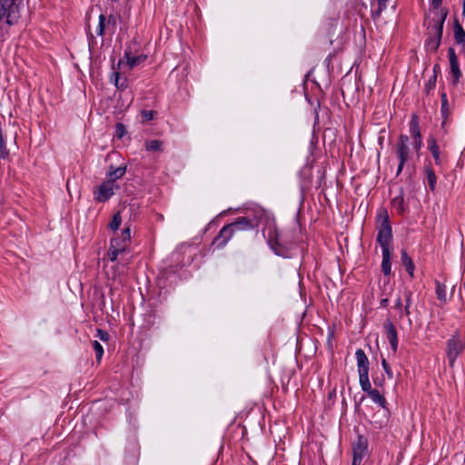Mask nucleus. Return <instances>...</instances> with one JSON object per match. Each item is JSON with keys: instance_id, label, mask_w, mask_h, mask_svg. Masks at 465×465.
<instances>
[{"instance_id": "f257e3e1", "label": "nucleus", "mask_w": 465, "mask_h": 465, "mask_svg": "<svg viewBox=\"0 0 465 465\" xmlns=\"http://www.w3.org/2000/svg\"><path fill=\"white\" fill-rule=\"evenodd\" d=\"M447 15L448 10L441 8L434 12L433 17L428 21V38L425 42V46L431 52H436L440 45L443 35V25Z\"/></svg>"}, {"instance_id": "f03ea898", "label": "nucleus", "mask_w": 465, "mask_h": 465, "mask_svg": "<svg viewBox=\"0 0 465 465\" xmlns=\"http://www.w3.org/2000/svg\"><path fill=\"white\" fill-rule=\"evenodd\" d=\"M268 243L275 254L282 257H290L294 246L292 242L282 236L275 226L268 229Z\"/></svg>"}, {"instance_id": "7ed1b4c3", "label": "nucleus", "mask_w": 465, "mask_h": 465, "mask_svg": "<svg viewBox=\"0 0 465 465\" xmlns=\"http://www.w3.org/2000/svg\"><path fill=\"white\" fill-rule=\"evenodd\" d=\"M264 215V211L262 209H259L255 212V215L253 217H251L250 215L239 217L234 222L227 224V226L233 235L240 232L254 231L257 230L260 222Z\"/></svg>"}, {"instance_id": "20e7f679", "label": "nucleus", "mask_w": 465, "mask_h": 465, "mask_svg": "<svg viewBox=\"0 0 465 465\" xmlns=\"http://www.w3.org/2000/svg\"><path fill=\"white\" fill-rule=\"evenodd\" d=\"M381 219L377 234V242L381 245V251L390 250V245L392 241V230L389 222V216L386 211L382 214H379Z\"/></svg>"}, {"instance_id": "39448f33", "label": "nucleus", "mask_w": 465, "mask_h": 465, "mask_svg": "<svg viewBox=\"0 0 465 465\" xmlns=\"http://www.w3.org/2000/svg\"><path fill=\"white\" fill-rule=\"evenodd\" d=\"M464 349L465 341L457 331L447 341L446 354L451 367L454 365L457 358Z\"/></svg>"}, {"instance_id": "423d86ee", "label": "nucleus", "mask_w": 465, "mask_h": 465, "mask_svg": "<svg viewBox=\"0 0 465 465\" xmlns=\"http://www.w3.org/2000/svg\"><path fill=\"white\" fill-rule=\"evenodd\" d=\"M119 186L115 184L113 179H108L99 185L94 191V199L99 203L108 201L114 193V189Z\"/></svg>"}, {"instance_id": "0eeeda50", "label": "nucleus", "mask_w": 465, "mask_h": 465, "mask_svg": "<svg viewBox=\"0 0 465 465\" xmlns=\"http://www.w3.org/2000/svg\"><path fill=\"white\" fill-rule=\"evenodd\" d=\"M408 143L409 136L402 134H400L395 146V152L399 161H401V163H407L410 158L411 150Z\"/></svg>"}, {"instance_id": "6e6552de", "label": "nucleus", "mask_w": 465, "mask_h": 465, "mask_svg": "<svg viewBox=\"0 0 465 465\" xmlns=\"http://www.w3.org/2000/svg\"><path fill=\"white\" fill-rule=\"evenodd\" d=\"M410 132L414 140L412 143L413 149L418 153L422 146V137L420 129L419 116L416 114L411 115Z\"/></svg>"}, {"instance_id": "1a4fd4ad", "label": "nucleus", "mask_w": 465, "mask_h": 465, "mask_svg": "<svg viewBox=\"0 0 465 465\" xmlns=\"http://www.w3.org/2000/svg\"><path fill=\"white\" fill-rule=\"evenodd\" d=\"M368 442L363 436H358L357 441L353 443V460L351 465L360 463L367 451Z\"/></svg>"}, {"instance_id": "9d476101", "label": "nucleus", "mask_w": 465, "mask_h": 465, "mask_svg": "<svg viewBox=\"0 0 465 465\" xmlns=\"http://www.w3.org/2000/svg\"><path fill=\"white\" fill-rule=\"evenodd\" d=\"M448 56L450 60V72L453 76V84H457L461 77V72L460 70L458 57L452 47L448 49Z\"/></svg>"}, {"instance_id": "9b49d317", "label": "nucleus", "mask_w": 465, "mask_h": 465, "mask_svg": "<svg viewBox=\"0 0 465 465\" xmlns=\"http://www.w3.org/2000/svg\"><path fill=\"white\" fill-rule=\"evenodd\" d=\"M233 233L231 232L227 225H224L219 232L218 235L213 239L212 244L217 248H223L226 243L232 239Z\"/></svg>"}, {"instance_id": "f8f14e48", "label": "nucleus", "mask_w": 465, "mask_h": 465, "mask_svg": "<svg viewBox=\"0 0 465 465\" xmlns=\"http://www.w3.org/2000/svg\"><path fill=\"white\" fill-rule=\"evenodd\" d=\"M384 329L393 353H396L398 349V336L396 328L390 320H387L384 323Z\"/></svg>"}, {"instance_id": "ddd939ff", "label": "nucleus", "mask_w": 465, "mask_h": 465, "mask_svg": "<svg viewBox=\"0 0 465 465\" xmlns=\"http://www.w3.org/2000/svg\"><path fill=\"white\" fill-rule=\"evenodd\" d=\"M357 361L358 373H369L370 361L362 349H358L355 352Z\"/></svg>"}, {"instance_id": "4468645a", "label": "nucleus", "mask_w": 465, "mask_h": 465, "mask_svg": "<svg viewBox=\"0 0 465 465\" xmlns=\"http://www.w3.org/2000/svg\"><path fill=\"white\" fill-rule=\"evenodd\" d=\"M428 149L430 150L431 155L434 158L435 164L440 165L441 162H442L441 157H440V147L437 143V141L433 135H430L428 138Z\"/></svg>"}, {"instance_id": "2eb2a0df", "label": "nucleus", "mask_w": 465, "mask_h": 465, "mask_svg": "<svg viewBox=\"0 0 465 465\" xmlns=\"http://www.w3.org/2000/svg\"><path fill=\"white\" fill-rule=\"evenodd\" d=\"M124 57L126 58L127 65L132 69L142 63H143L147 59L146 54H139V55H132L131 51L125 50Z\"/></svg>"}, {"instance_id": "dca6fc26", "label": "nucleus", "mask_w": 465, "mask_h": 465, "mask_svg": "<svg viewBox=\"0 0 465 465\" xmlns=\"http://www.w3.org/2000/svg\"><path fill=\"white\" fill-rule=\"evenodd\" d=\"M126 249V244H119L118 241H111L110 249L108 252V259L111 262L116 261L119 253L124 252Z\"/></svg>"}, {"instance_id": "f3484780", "label": "nucleus", "mask_w": 465, "mask_h": 465, "mask_svg": "<svg viewBox=\"0 0 465 465\" xmlns=\"http://www.w3.org/2000/svg\"><path fill=\"white\" fill-rule=\"evenodd\" d=\"M453 34L455 43L465 46V30L457 19H455L453 24Z\"/></svg>"}, {"instance_id": "a211bd4d", "label": "nucleus", "mask_w": 465, "mask_h": 465, "mask_svg": "<svg viewBox=\"0 0 465 465\" xmlns=\"http://www.w3.org/2000/svg\"><path fill=\"white\" fill-rule=\"evenodd\" d=\"M401 263L405 267L407 272L409 275L413 278L414 275V263L412 262V259L410 257L406 250L402 249L401 252Z\"/></svg>"}, {"instance_id": "6ab92c4d", "label": "nucleus", "mask_w": 465, "mask_h": 465, "mask_svg": "<svg viewBox=\"0 0 465 465\" xmlns=\"http://www.w3.org/2000/svg\"><path fill=\"white\" fill-rule=\"evenodd\" d=\"M381 271L385 275L391 274V251L390 250L382 251Z\"/></svg>"}, {"instance_id": "aec40b11", "label": "nucleus", "mask_w": 465, "mask_h": 465, "mask_svg": "<svg viewBox=\"0 0 465 465\" xmlns=\"http://www.w3.org/2000/svg\"><path fill=\"white\" fill-rule=\"evenodd\" d=\"M391 206L396 210L399 214H403L405 212V203L403 193L401 192L399 196L394 197L391 200Z\"/></svg>"}, {"instance_id": "412c9836", "label": "nucleus", "mask_w": 465, "mask_h": 465, "mask_svg": "<svg viewBox=\"0 0 465 465\" xmlns=\"http://www.w3.org/2000/svg\"><path fill=\"white\" fill-rule=\"evenodd\" d=\"M425 173H426V177H427V181H428L430 189L431 191H434V189L436 187V183H437V177H436L435 172L433 171L431 166L427 165L425 167Z\"/></svg>"}, {"instance_id": "4be33fe9", "label": "nucleus", "mask_w": 465, "mask_h": 465, "mask_svg": "<svg viewBox=\"0 0 465 465\" xmlns=\"http://www.w3.org/2000/svg\"><path fill=\"white\" fill-rule=\"evenodd\" d=\"M435 292L438 300H440L442 303L447 302V293H446V285L444 283L440 282L439 281L435 282Z\"/></svg>"}, {"instance_id": "5701e85b", "label": "nucleus", "mask_w": 465, "mask_h": 465, "mask_svg": "<svg viewBox=\"0 0 465 465\" xmlns=\"http://www.w3.org/2000/svg\"><path fill=\"white\" fill-rule=\"evenodd\" d=\"M144 147L149 152H162L163 142L160 140H147L144 142Z\"/></svg>"}, {"instance_id": "b1692460", "label": "nucleus", "mask_w": 465, "mask_h": 465, "mask_svg": "<svg viewBox=\"0 0 465 465\" xmlns=\"http://www.w3.org/2000/svg\"><path fill=\"white\" fill-rule=\"evenodd\" d=\"M359 381L361 387V390L364 392L370 393L373 389L371 388V384L369 379V373H360L359 374Z\"/></svg>"}, {"instance_id": "393cba45", "label": "nucleus", "mask_w": 465, "mask_h": 465, "mask_svg": "<svg viewBox=\"0 0 465 465\" xmlns=\"http://www.w3.org/2000/svg\"><path fill=\"white\" fill-rule=\"evenodd\" d=\"M369 397L376 403H378L383 409L386 408L387 401L385 398L376 389L372 390L368 393Z\"/></svg>"}, {"instance_id": "a878e982", "label": "nucleus", "mask_w": 465, "mask_h": 465, "mask_svg": "<svg viewBox=\"0 0 465 465\" xmlns=\"http://www.w3.org/2000/svg\"><path fill=\"white\" fill-rule=\"evenodd\" d=\"M439 70V65L435 64L433 67V74L430 77L428 82L425 84V91L429 94L432 89L435 88L436 81H437V71Z\"/></svg>"}, {"instance_id": "bb28decb", "label": "nucleus", "mask_w": 465, "mask_h": 465, "mask_svg": "<svg viewBox=\"0 0 465 465\" xmlns=\"http://www.w3.org/2000/svg\"><path fill=\"white\" fill-rule=\"evenodd\" d=\"M125 173H126V167L120 166L113 171H110L108 173L107 176H108V179H113L114 182L115 183V180L123 177L125 174Z\"/></svg>"}, {"instance_id": "cd10ccee", "label": "nucleus", "mask_w": 465, "mask_h": 465, "mask_svg": "<svg viewBox=\"0 0 465 465\" xmlns=\"http://www.w3.org/2000/svg\"><path fill=\"white\" fill-rule=\"evenodd\" d=\"M106 16L103 14L99 15V24L96 29V34L99 36H104L105 35V32L107 31L106 26Z\"/></svg>"}, {"instance_id": "c85d7f7f", "label": "nucleus", "mask_w": 465, "mask_h": 465, "mask_svg": "<svg viewBox=\"0 0 465 465\" xmlns=\"http://www.w3.org/2000/svg\"><path fill=\"white\" fill-rule=\"evenodd\" d=\"M440 100H441V114L442 115L447 118L450 114V107L448 103V97L445 92H442L440 94Z\"/></svg>"}, {"instance_id": "c756f323", "label": "nucleus", "mask_w": 465, "mask_h": 465, "mask_svg": "<svg viewBox=\"0 0 465 465\" xmlns=\"http://www.w3.org/2000/svg\"><path fill=\"white\" fill-rule=\"evenodd\" d=\"M121 223H122V217H121V214L120 213H116L111 222L109 223L108 224V227L113 230V231H116L119 229L120 225H121Z\"/></svg>"}, {"instance_id": "7c9ffc66", "label": "nucleus", "mask_w": 465, "mask_h": 465, "mask_svg": "<svg viewBox=\"0 0 465 465\" xmlns=\"http://www.w3.org/2000/svg\"><path fill=\"white\" fill-rule=\"evenodd\" d=\"M105 22H106L107 31L110 34H114V32L116 30V19H115L114 15H110L106 16Z\"/></svg>"}, {"instance_id": "2f4dec72", "label": "nucleus", "mask_w": 465, "mask_h": 465, "mask_svg": "<svg viewBox=\"0 0 465 465\" xmlns=\"http://www.w3.org/2000/svg\"><path fill=\"white\" fill-rule=\"evenodd\" d=\"M157 114L156 111L153 110H143L141 112L142 123H148L153 120Z\"/></svg>"}, {"instance_id": "473e14b6", "label": "nucleus", "mask_w": 465, "mask_h": 465, "mask_svg": "<svg viewBox=\"0 0 465 465\" xmlns=\"http://www.w3.org/2000/svg\"><path fill=\"white\" fill-rule=\"evenodd\" d=\"M93 349L95 351V357L98 361H101L103 355H104V348L102 344L97 341H92Z\"/></svg>"}, {"instance_id": "72a5a7b5", "label": "nucleus", "mask_w": 465, "mask_h": 465, "mask_svg": "<svg viewBox=\"0 0 465 465\" xmlns=\"http://www.w3.org/2000/svg\"><path fill=\"white\" fill-rule=\"evenodd\" d=\"M388 1L389 0H378V8L372 14L374 17L381 15V12L387 7Z\"/></svg>"}, {"instance_id": "f704fd0d", "label": "nucleus", "mask_w": 465, "mask_h": 465, "mask_svg": "<svg viewBox=\"0 0 465 465\" xmlns=\"http://www.w3.org/2000/svg\"><path fill=\"white\" fill-rule=\"evenodd\" d=\"M125 134L126 129L124 124H123L122 123H117L115 125V135L117 136V138L122 139Z\"/></svg>"}, {"instance_id": "c9c22d12", "label": "nucleus", "mask_w": 465, "mask_h": 465, "mask_svg": "<svg viewBox=\"0 0 465 465\" xmlns=\"http://www.w3.org/2000/svg\"><path fill=\"white\" fill-rule=\"evenodd\" d=\"M381 365H382V368H383L384 371L386 372L388 378L389 379H392L393 378V372H392L389 363L387 362V361L385 359L381 360Z\"/></svg>"}, {"instance_id": "e433bc0d", "label": "nucleus", "mask_w": 465, "mask_h": 465, "mask_svg": "<svg viewBox=\"0 0 465 465\" xmlns=\"http://www.w3.org/2000/svg\"><path fill=\"white\" fill-rule=\"evenodd\" d=\"M121 238L123 239V242H128L131 240V230L129 227H126L122 231Z\"/></svg>"}, {"instance_id": "4c0bfd02", "label": "nucleus", "mask_w": 465, "mask_h": 465, "mask_svg": "<svg viewBox=\"0 0 465 465\" xmlns=\"http://www.w3.org/2000/svg\"><path fill=\"white\" fill-rule=\"evenodd\" d=\"M113 77L114 78V84L118 89H124L126 87L125 84H119L120 74L118 72H114Z\"/></svg>"}, {"instance_id": "58836bf2", "label": "nucleus", "mask_w": 465, "mask_h": 465, "mask_svg": "<svg viewBox=\"0 0 465 465\" xmlns=\"http://www.w3.org/2000/svg\"><path fill=\"white\" fill-rule=\"evenodd\" d=\"M96 331H97V335L96 336L99 337L102 341H106L109 340V334L106 331H103L101 329H98Z\"/></svg>"}, {"instance_id": "ea45409f", "label": "nucleus", "mask_w": 465, "mask_h": 465, "mask_svg": "<svg viewBox=\"0 0 465 465\" xmlns=\"http://www.w3.org/2000/svg\"><path fill=\"white\" fill-rule=\"evenodd\" d=\"M404 297H405V302H406L405 305H408V307H411L412 292L411 291H405Z\"/></svg>"}, {"instance_id": "a19ab883", "label": "nucleus", "mask_w": 465, "mask_h": 465, "mask_svg": "<svg viewBox=\"0 0 465 465\" xmlns=\"http://www.w3.org/2000/svg\"><path fill=\"white\" fill-rule=\"evenodd\" d=\"M411 314V312H410V307H408V305H405L404 306V309L401 310L400 311V318H401L403 315H406V316H410Z\"/></svg>"}, {"instance_id": "79ce46f5", "label": "nucleus", "mask_w": 465, "mask_h": 465, "mask_svg": "<svg viewBox=\"0 0 465 465\" xmlns=\"http://www.w3.org/2000/svg\"><path fill=\"white\" fill-rule=\"evenodd\" d=\"M442 3V0H431V5L434 9H439Z\"/></svg>"}, {"instance_id": "37998d69", "label": "nucleus", "mask_w": 465, "mask_h": 465, "mask_svg": "<svg viewBox=\"0 0 465 465\" xmlns=\"http://www.w3.org/2000/svg\"><path fill=\"white\" fill-rule=\"evenodd\" d=\"M395 308L399 309L400 311L402 309V302L401 297L397 298L395 302Z\"/></svg>"}, {"instance_id": "c03bdc74", "label": "nucleus", "mask_w": 465, "mask_h": 465, "mask_svg": "<svg viewBox=\"0 0 465 465\" xmlns=\"http://www.w3.org/2000/svg\"><path fill=\"white\" fill-rule=\"evenodd\" d=\"M405 163H401V161H399V165H398V169H397V175H399L402 172Z\"/></svg>"}, {"instance_id": "a18cd8bd", "label": "nucleus", "mask_w": 465, "mask_h": 465, "mask_svg": "<svg viewBox=\"0 0 465 465\" xmlns=\"http://www.w3.org/2000/svg\"><path fill=\"white\" fill-rule=\"evenodd\" d=\"M388 303H389V299L388 298H384V299H382L381 301L380 305H381V307L385 308V307L388 306Z\"/></svg>"}, {"instance_id": "49530a36", "label": "nucleus", "mask_w": 465, "mask_h": 465, "mask_svg": "<svg viewBox=\"0 0 465 465\" xmlns=\"http://www.w3.org/2000/svg\"><path fill=\"white\" fill-rule=\"evenodd\" d=\"M111 241H118L119 244H126L127 245V242H123V239L121 237L113 238Z\"/></svg>"}, {"instance_id": "de8ad7c7", "label": "nucleus", "mask_w": 465, "mask_h": 465, "mask_svg": "<svg viewBox=\"0 0 465 465\" xmlns=\"http://www.w3.org/2000/svg\"><path fill=\"white\" fill-rule=\"evenodd\" d=\"M122 64H123V61H122V60H119V62H118V67H120Z\"/></svg>"}, {"instance_id": "09e8293b", "label": "nucleus", "mask_w": 465, "mask_h": 465, "mask_svg": "<svg viewBox=\"0 0 465 465\" xmlns=\"http://www.w3.org/2000/svg\"><path fill=\"white\" fill-rule=\"evenodd\" d=\"M374 384L378 385V382L374 380ZM381 385V383H379Z\"/></svg>"}]
</instances>
